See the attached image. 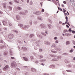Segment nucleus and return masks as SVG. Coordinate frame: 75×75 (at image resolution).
Masks as SVG:
<instances>
[{
	"instance_id": "obj_1",
	"label": "nucleus",
	"mask_w": 75,
	"mask_h": 75,
	"mask_svg": "<svg viewBox=\"0 0 75 75\" xmlns=\"http://www.w3.org/2000/svg\"><path fill=\"white\" fill-rule=\"evenodd\" d=\"M11 66L12 68H14V67H16V66H17V64L16 62H13L12 63H11Z\"/></svg>"
},
{
	"instance_id": "obj_2",
	"label": "nucleus",
	"mask_w": 75,
	"mask_h": 75,
	"mask_svg": "<svg viewBox=\"0 0 75 75\" xmlns=\"http://www.w3.org/2000/svg\"><path fill=\"white\" fill-rule=\"evenodd\" d=\"M8 66L7 65L3 68V70L4 71H7L8 70Z\"/></svg>"
},
{
	"instance_id": "obj_3",
	"label": "nucleus",
	"mask_w": 75,
	"mask_h": 75,
	"mask_svg": "<svg viewBox=\"0 0 75 75\" xmlns=\"http://www.w3.org/2000/svg\"><path fill=\"white\" fill-rule=\"evenodd\" d=\"M9 38L11 39L13 38V34H10L8 36Z\"/></svg>"
},
{
	"instance_id": "obj_4",
	"label": "nucleus",
	"mask_w": 75,
	"mask_h": 75,
	"mask_svg": "<svg viewBox=\"0 0 75 75\" xmlns=\"http://www.w3.org/2000/svg\"><path fill=\"white\" fill-rule=\"evenodd\" d=\"M31 71H32V72H35V71H36V69L34 68H32L31 69Z\"/></svg>"
},
{
	"instance_id": "obj_5",
	"label": "nucleus",
	"mask_w": 75,
	"mask_h": 75,
	"mask_svg": "<svg viewBox=\"0 0 75 75\" xmlns=\"http://www.w3.org/2000/svg\"><path fill=\"white\" fill-rule=\"evenodd\" d=\"M23 59H24V61H28V59H27V58H26V57H23Z\"/></svg>"
},
{
	"instance_id": "obj_6",
	"label": "nucleus",
	"mask_w": 75,
	"mask_h": 75,
	"mask_svg": "<svg viewBox=\"0 0 75 75\" xmlns=\"http://www.w3.org/2000/svg\"><path fill=\"white\" fill-rule=\"evenodd\" d=\"M14 1L15 2V3H19V1H18V0H14Z\"/></svg>"
},
{
	"instance_id": "obj_7",
	"label": "nucleus",
	"mask_w": 75,
	"mask_h": 75,
	"mask_svg": "<svg viewBox=\"0 0 75 75\" xmlns=\"http://www.w3.org/2000/svg\"><path fill=\"white\" fill-rule=\"evenodd\" d=\"M3 23L4 25H6V24H7V22H6L4 21L3 22Z\"/></svg>"
},
{
	"instance_id": "obj_8",
	"label": "nucleus",
	"mask_w": 75,
	"mask_h": 75,
	"mask_svg": "<svg viewBox=\"0 0 75 75\" xmlns=\"http://www.w3.org/2000/svg\"><path fill=\"white\" fill-rule=\"evenodd\" d=\"M8 54V52H4V55H7Z\"/></svg>"
},
{
	"instance_id": "obj_9",
	"label": "nucleus",
	"mask_w": 75,
	"mask_h": 75,
	"mask_svg": "<svg viewBox=\"0 0 75 75\" xmlns=\"http://www.w3.org/2000/svg\"><path fill=\"white\" fill-rule=\"evenodd\" d=\"M17 9H18V10H21L22 9L21 8L19 7H17Z\"/></svg>"
},
{
	"instance_id": "obj_10",
	"label": "nucleus",
	"mask_w": 75,
	"mask_h": 75,
	"mask_svg": "<svg viewBox=\"0 0 75 75\" xmlns=\"http://www.w3.org/2000/svg\"><path fill=\"white\" fill-rule=\"evenodd\" d=\"M70 44V42H69V41H67L66 42L67 45H68V44Z\"/></svg>"
},
{
	"instance_id": "obj_11",
	"label": "nucleus",
	"mask_w": 75,
	"mask_h": 75,
	"mask_svg": "<svg viewBox=\"0 0 75 75\" xmlns=\"http://www.w3.org/2000/svg\"><path fill=\"white\" fill-rule=\"evenodd\" d=\"M58 10H60V11H62V9L61 8H59V7H58Z\"/></svg>"
},
{
	"instance_id": "obj_12",
	"label": "nucleus",
	"mask_w": 75,
	"mask_h": 75,
	"mask_svg": "<svg viewBox=\"0 0 75 75\" xmlns=\"http://www.w3.org/2000/svg\"><path fill=\"white\" fill-rule=\"evenodd\" d=\"M19 26H20V27H23V25L22 24H19Z\"/></svg>"
},
{
	"instance_id": "obj_13",
	"label": "nucleus",
	"mask_w": 75,
	"mask_h": 75,
	"mask_svg": "<svg viewBox=\"0 0 75 75\" xmlns=\"http://www.w3.org/2000/svg\"><path fill=\"white\" fill-rule=\"evenodd\" d=\"M33 35H34L33 34H31L30 35V38H31V37H33Z\"/></svg>"
},
{
	"instance_id": "obj_14",
	"label": "nucleus",
	"mask_w": 75,
	"mask_h": 75,
	"mask_svg": "<svg viewBox=\"0 0 75 75\" xmlns=\"http://www.w3.org/2000/svg\"><path fill=\"white\" fill-rule=\"evenodd\" d=\"M38 57L39 58H43V56H39Z\"/></svg>"
},
{
	"instance_id": "obj_15",
	"label": "nucleus",
	"mask_w": 75,
	"mask_h": 75,
	"mask_svg": "<svg viewBox=\"0 0 75 75\" xmlns=\"http://www.w3.org/2000/svg\"><path fill=\"white\" fill-rule=\"evenodd\" d=\"M65 19L66 20V21H68V17H67V16H66Z\"/></svg>"
},
{
	"instance_id": "obj_16",
	"label": "nucleus",
	"mask_w": 75,
	"mask_h": 75,
	"mask_svg": "<svg viewBox=\"0 0 75 75\" xmlns=\"http://www.w3.org/2000/svg\"><path fill=\"white\" fill-rule=\"evenodd\" d=\"M42 49H39V52H42Z\"/></svg>"
},
{
	"instance_id": "obj_17",
	"label": "nucleus",
	"mask_w": 75,
	"mask_h": 75,
	"mask_svg": "<svg viewBox=\"0 0 75 75\" xmlns=\"http://www.w3.org/2000/svg\"><path fill=\"white\" fill-rule=\"evenodd\" d=\"M30 59L32 60V59H34V57H33V56H31L30 57Z\"/></svg>"
},
{
	"instance_id": "obj_18",
	"label": "nucleus",
	"mask_w": 75,
	"mask_h": 75,
	"mask_svg": "<svg viewBox=\"0 0 75 75\" xmlns=\"http://www.w3.org/2000/svg\"><path fill=\"white\" fill-rule=\"evenodd\" d=\"M67 30H64L63 31V33H66V32H67Z\"/></svg>"
},
{
	"instance_id": "obj_19",
	"label": "nucleus",
	"mask_w": 75,
	"mask_h": 75,
	"mask_svg": "<svg viewBox=\"0 0 75 75\" xmlns=\"http://www.w3.org/2000/svg\"><path fill=\"white\" fill-rule=\"evenodd\" d=\"M72 33H73V34H75V31L74 30H73L72 31Z\"/></svg>"
},
{
	"instance_id": "obj_20",
	"label": "nucleus",
	"mask_w": 75,
	"mask_h": 75,
	"mask_svg": "<svg viewBox=\"0 0 75 75\" xmlns=\"http://www.w3.org/2000/svg\"><path fill=\"white\" fill-rule=\"evenodd\" d=\"M4 8H6V5H4Z\"/></svg>"
},
{
	"instance_id": "obj_21",
	"label": "nucleus",
	"mask_w": 75,
	"mask_h": 75,
	"mask_svg": "<svg viewBox=\"0 0 75 75\" xmlns=\"http://www.w3.org/2000/svg\"><path fill=\"white\" fill-rule=\"evenodd\" d=\"M62 7H65V6H64V4H62Z\"/></svg>"
},
{
	"instance_id": "obj_22",
	"label": "nucleus",
	"mask_w": 75,
	"mask_h": 75,
	"mask_svg": "<svg viewBox=\"0 0 75 75\" xmlns=\"http://www.w3.org/2000/svg\"><path fill=\"white\" fill-rule=\"evenodd\" d=\"M73 44H74V45H75V42L73 41Z\"/></svg>"
},
{
	"instance_id": "obj_23",
	"label": "nucleus",
	"mask_w": 75,
	"mask_h": 75,
	"mask_svg": "<svg viewBox=\"0 0 75 75\" xmlns=\"http://www.w3.org/2000/svg\"><path fill=\"white\" fill-rule=\"evenodd\" d=\"M64 14L65 15V16H67V15H66V13H65V12H64Z\"/></svg>"
},
{
	"instance_id": "obj_24",
	"label": "nucleus",
	"mask_w": 75,
	"mask_h": 75,
	"mask_svg": "<svg viewBox=\"0 0 75 75\" xmlns=\"http://www.w3.org/2000/svg\"><path fill=\"white\" fill-rule=\"evenodd\" d=\"M63 3H64V4H66V3H67V2L65 1H64Z\"/></svg>"
},
{
	"instance_id": "obj_25",
	"label": "nucleus",
	"mask_w": 75,
	"mask_h": 75,
	"mask_svg": "<svg viewBox=\"0 0 75 75\" xmlns=\"http://www.w3.org/2000/svg\"><path fill=\"white\" fill-rule=\"evenodd\" d=\"M69 31H72V30H71V28H69Z\"/></svg>"
},
{
	"instance_id": "obj_26",
	"label": "nucleus",
	"mask_w": 75,
	"mask_h": 75,
	"mask_svg": "<svg viewBox=\"0 0 75 75\" xmlns=\"http://www.w3.org/2000/svg\"><path fill=\"white\" fill-rule=\"evenodd\" d=\"M57 44V43H58V40H56L55 42Z\"/></svg>"
},
{
	"instance_id": "obj_27",
	"label": "nucleus",
	"mask_w": 75,
	"mask_h": 75,
	"mask_svg": "<svg viewBox=\"0 0 75 75\" xmlns=\"http://www.w3.org/2000/svg\"><path fill=\"white\" fill-rule=\"evenodd\" d=\"M67 24L69 25V26H70V24H69V22H68L67 23Z\"/></svg>"
},
{
	"instance_id": "obj_28",
	"label": "nucleus",
	"mask_w": 75,
	"mask_h": 75,
	"mask_svg": "<svg viewBox=\"0 0 75 75\" xmlns=\"http://www.w3.org/2000/svg\"><path fill=\"white\" fill-rule=\"evenodd\" d=\"M11 59H15V58H14V57H11Z\"/></svg>"
},
{
	"instance_id": "obj_29",
	"label": "nucleus",
	"mask_w": 75,
	"mask_h": 75,
	"mask_svg": "<svg viewBox=\"0 0 75 75\" xmlns=\"http://www.w3.org/2000/svg\"><path fill=\"white\" fill-rule=\"evenodd\" d=\"M9 4H10L11 5H12V3H11V2H10L9 3Z\"/></svg>"
},
{
	"instance_id": "obj_30",
	"label": "nucleus",
	"mask_w": 75,
	"mask_h": 75,
	"mask_svg": "<svg viewBox=\"0 0 75 75\" xmlns=\"http://www.w3.org/2000/svg\"><path fill=\"white\" fill-rule=\"evenodd\" d=\"M3 13L1 11H0V14H3Z\"/></svg>"
},
{
	"instance_id": "obj_31",
	"label": "nucleus",
	"mask_w": 75,
	"mask_h": 75,
	"mask_svg": "<svg viewBox=\"0 0 75 75\" xmlns=\"http://www.w3.org/2000/svg\"><path fill=\"white\" fill-rule=\"evenodd\" d=\"M39 20H42V18H39Z\"/></svg>"
},
{
	"instance_id": "obj_32",
	"label": "nucleus",
	"mask_w": 75,
	"mask_h": 75,
	"mask_svg": "<svg viewBox=\"0 0 75 75\" xmlns=\"http://www.w3.org/2000/svg\"><path fill=\"white\" fill-rule=\"evenodd\" d=\"M66 11V10H65L64 9H63V12H65Z\"/></svg>"
},
{
	"instance_id": "obj_33",
	"label": "nucleus",
	"mask_w": 75,
	"mask_h": 75,
	"mask_svg": "<svg viewBox=\"0 0 75 75\" xmlns=\"http://www.w3.org/2000/svg\"><path fill=\"white\" fill-rule=\"evenodd\" d=\"M70 52H73V51H72V50H71L70 51Z\"/></svg>"
},
{
	"instance_id": "obj_34",
	"label": "nucleus",
	"mask_w": 75,
	"mask_h": 75,
	"mask_svg": "<svg viewBox=\"0 0 75 75\" xmlns=\"http://www.w3.org/2000/svg\"><path fill=\"white\" fill-rule=\"evenodd\" d=\"M9 9L10 10H11V9H12V8L11 7H9Z\"/></svg>"
},
{
	"instance_id": "obj_35",
	"label": "nucleus",
	"mask_w": 75,
	"mask_h": 75,
	"mask_svg": "<svg viewBox=\"0 0 75 75\" xmlns=\"http://www.w3.org/2000/svg\"><path fill=\"white\" fill-rule=\"evenodd\" d=\"M66 27L67 28H69V26L68 25H66Z\"/></svg>"
},
{
	"instance_id": "obj_36",
	"label": "nucleus",
	"mask_w": 75,
	"mask_h": 75,
	"mask_svg": "<svg viewBox=\"0 0 75 75\" xmlns=\"http://www.w3.org/2000/svg\"><path fill=\"white\" fill-rule=\"evenodd\" d=\"M4 30H7V28H4Z\"/></svg>"
},
{
	"instance_id": "obj_37",
	"label": "nucleus",
	"mask_w": 75,
	"mask_h": 75,
	"mask_svg": "<svg viewBox=\"0 0 75 75\" xmlns=\"http://www.w3.org/2000/svg\"><path fill=\"white\" fill-rule=\"evenodd\" d=\"M54 39V40H57V37H55Z\"/></svg>"
},
{
	"instance_id": "obj_38",
	"label": "nucleus",
	"mask_w": 75,
	"mask_h": 75,
	"mask_svg": "<svg viewBox=\"0 0 75 75\" xmlns=\"http://www.w3.org/2000/svg\"><path fill=\"white\" fill-rule=\"evenodd\" d=\"M44 9H42V12H44Z\"/></svg>"
},
{
	"instance_id": "obj_39",
	"label": "nucleus",
	"mask_w": 75,
	"mask_h": 75,
	"mask_svg": "<svg viewBox=\"0 0 75 75\" xmlns=\"http://www.w3.org/2000/svg\"><path fill=\"white\" fill-rule=\"evenodd\" d=\"M27 3H29V0H27Z\"/></svg>"
},
{
	"instance_id": "obj_40",
	"label": "nucleus",
	"mask_w": 75,
	"mask_h": 75,
	"mask_svg": "<svg viewBox=\"0 0 75 75\" xmlns=\"http://www.w3.org/2000/svg\"><path fill=\"white\" fill-rule=\"evenodd\" d=\"M67 22H68V21H66L65 22V24H67Z\"/></svg>"
},
{
	"instance_id": "obj_41",
	"label": "nucleus",
	"mask_w": 75,
	"mask_h": 75,
	"mask_svg": "<svg viewBox=\"0 0 75 75\" xmlns=\"http://www.w3.org/2000/svg\"><path fill=\"white\" fill-rule=\"evenodd\" d=\"M50 26H51V25H48V27H50Z\"/></svg>"
},
{
	"instance_id": "obj_42",
	"label": "nucleus",
	"mask_w": 75,
	"mask_h": 75,
	"mask_svg": "<svg viewBox=\"0 0 75 75\" xmlns=\"http://www.w3.org/2000/svg\"><path fill=\"white\" fill-rule=\"evenodd\" d=\"M20 14H23V13L21 12H20Z\"/></svg>"
},
{
	"instance_id": "obj_43",
	"label": "nucleus",
	"mask_w": 75,
	"mask_h": 75,
	"mask_svg": "<svg viewBox=\"0 0 75 75\" xmlns=\"http://www.w3.org/2000/svg\"><path fill=\"white\" fill-rule=\"evenodd\" d=\"M67 13L68 14V15H69V13L68 11H67Z\"/></svg>"
},
{
	"instance_id": "obj_44",
	"label": "nucleus",
	"mask_w": 75,
	"mask_h": 75,
	"mask_svg": "<svg viewBox=\"0 0 75 75\" xmlns=\"http://www.w3.org/2000/svg\"><path fill=\"white\" fill-rule=\"evenodd\" d=\"M41 27L42 28L43 27V26H42V25H41Z\"/></svg>"
},
{
	"instance_id": "obj_45",
	"label": "nucleus",
	"mask_w": 75,
	"mask_h": 75,
	"mask_svg": "<svg viewBox=\"0 0 75 75\" xmlns=\"http://www.w3.org/2000/svg\"><path fill=\"white\" fill-rule=\"evenodd\" d=\"M44 75H48V74H44Z\"/></svg>"
},
{
	"instance_id": "obj_46",
	"label": "nucleus",
	"mask_w": 75,
	"mask_h": 75,
	"mask_svg": "<svg viewBox=\"0 0 75 75\" xmlns=\"http://www.w3.org/2000/svg\"><path fill=\"white\" fill-rule=\"evenodd\" d=\"M42 65H44V64H43V63H42Z\"/></svg>"
},
{
	"instance_id": "obj_47",
	"label": "nucleus",
	"mask_w": 75,
	"mask_h": 75,
	"mask_svg": "<svg viewBox=\"0 0 75 75\" xmlns=\"http://www.w3.org/2000/svg\"><path fill=\"white\" fill-rule=\"evenodd\" d=\"M35 63L37 64V63H38V61H36L35 62Z\"/></svg>"
},
{
	"instance_id": "obj_48",
	"label": "nucleus",
	"mask_w": 75,
	"mask_h": 75,
	"mask_svg": "<svg viewBox=\"0 0 75 75\" xmlns=\"http://www.w3.org/2000/svg\"><path fill=\"white\" fill-rule=\"evenodd\" d=\"M36 13H39V14L40 13V12H36Z\"/></svg>"
},
{
	"instance_id": "obj_49",
	"label": "nucleus",
	"mask_w": 75,
	"mask_h": 75,
	"mask_svg": "<svg viewBox=\"0 0 75 75\" xmlns=\"http://www.w3.org/2000/svg\"><path fill=\"white\" fill-rule=\"evenodd\" d=\"M66 16H68V14L67 13H66Z\"/></svg>"
},
{
	"instance_id": "obj_50",
	"label": "nucleus",
	"mask_w": 75,
	"mask_h": 75,
	"mask_svg": "<svg viewBox=\"0 0 75 75\" xmlns=\"http://www.w3.org/2000/svg\"><path fill=\"white\" fill-rule=\"evenodd\" d=\"M73 59H74V60H75V57H74V58H73Z\"/></svg>"
},
{
	"instance_id": "obj_51",
	"label": "nucleus",
	"mask_w": 75,
	"mask_h": 75,
	"mask_svg": "<svg viewBox=\"0 0 75 75\" xmlns=\"http://www.w3.org/2000/svg\"><path fill=\"white\" fill-rule=\"evenodd\" d=\"M65 23H62V25H65Z\"/></svg>"
},
{
	"instance_id": "obj_52",
	"label": "nucleus",
	"mask_w": 75,
	"mask_h": 75,
	"mask_svg": "<svg viewBox=\"0 0 75 75\" xmlns=\"http://www.w3.org/2000/svg\"><path fill=\"white\" fill-rule=\"evenodd\" d=\"M59 11H57V13H58Z\"/></svg>"
},
{
	"instance_id": "obj_53",
	"label": "nucleus",
	"mask_w": 75,
	"mask_h": 75,
	"mask_svg": "<svg viewBox=\"0 0 75 75\" xmlns=\"http://www.w3.org/2000/svg\"><path fill=\"white\" fill-rule=\"evenodd\" d=\"M43 35H45V34H43Z\"/></svg>"
},
{
	"instance_id": "obj_54",
	"label": "nucleus",
	"mask_w": 75,
	"mask_h": 75,
	"mask_svg": "<svg viewBox=\"0 0 75 75\" xmlns=\"http://www.w3.org/2000/svg\"><path fill=\"white\" fill-rule=\"evenodd\" d=\"M73 48H75V46H74V47H73Z\"/></svg>"
},
{
	"instance_id": "obj_55",
	"label": "nucleus",
	"mask_w": 75,
	"mask_h": 75,
	"mask_svg": "<svg viewBox=\"0 0 75 75\" xmlns=\"http://www.w3.org/2000/svg\"><path fill=\"white\" fill-rule=\"evenodd\" d=\"M45 33H46L47 34H48L47 33V32H45Z\"/></svg>"
},
{
	"instance_id": "obj_56",
	"label": "nucleus",
	"mask_w": 75,
	"mask_h": 75,
	"mask_svg": "<svg viewBox=\"0 0 75 75\" xmlns=\"http://www.w3.org/2000/svg\"><path fill=\"white\" fill-rule=\"evenodd\" d=\"M9 25H10V26H11V24H9Z\"/></svg>"
},
{
	"instance_id": "obj_57",
	"label": "nucleus",
	"mask_w": 75,
	"mask_h": 75,
	"mask_svg": "<svg viewBox=\"0 0 75 75\" xmlns=\"http://www.w3.org/2000/svg\"><path fill=\"white\" fill-rule=\"evenodd\" d=\"M74 38H75V35L74 36Z\"/></svg>"
},
{
	"instance_id": "obj_58",
	"label": "nucleus",
	"mask_w": 75,
	"mask_h": 75,
	"mask_svg": "<svg viewBox=\"0 0 75 75\" xmlns=\"http://www.w3.org/2000/svg\"><path fill=\"white\" fill-rule=\"evenodd\" d=\"M22 1H23V0H21Z\"/></svg>"
},
{
	"instance_id": "obj_59",
	"label": "nucleus",
	"mask_w": 75,
	"mask_h": 75,
	"mask_svg": "<svg viewBox=\"0 0 75 75\" xmlns=\"http://www.w3.org/2000/svg\"><path fill=\"white\" fill-rule=\"evenodd\" d=\"M1 41H2V42H3L2 41V40H1Z\"/></svg>"
},
{
	"instance_id": "obj_60",
	"label": "nucleus",
	"mask_w": 75,
	"mask_h": 75,
	"mask_svg": "<svg viewBox=\"0 0 75 75\" xmlns=\"http://www.w3.org/2000/svg\"><path fill=\"white\" fill-rule=\"evenodd\" d=\"M56 1H58V0H56Z\"/></svg>"
},
{
	"instance_id": "obj_61",
	"label": "nucleus",
	"mask_w": 75,
	"mask_h": 75,
	"mask_svg": "<svg viewBox=\"0 0 75 75\" xmlns=\"http://www.w3.org/2000/svg\"><path fill=\"white\" fill-rule=\"evenodd\" d=\"M18 33V32L17 31L16 32V33Z\"/></svg>"
},
{
	"instance_id": "obj_62",
	"label": "nucleus",
	"mask_w": 75,
	"mask_h": 75,
	"mask_svg": "<svg viewBox=\"0 0 75 75\" xmlns=\"http://www.w3.org/2000/svg\"><path fill=\"white\" fill-rule=\"evenodd\" d=\"M47 44V45H49V44L48 43Z\"/></svg>"
},
{
	"instance_id": "obj_63",
	"label": "nucleus",
	"mask_w": 75,
	"mask_h": 75,
	"mask_svg": "<svg viewBox=\"0 0 75 75\" xmlns=\"http://www.w3.org/2000/svg\"><path fill=\"white\" fill-rule=\"evenodd\" d=\"M11 55H12V54H11V53H10Z\"/></svg>"
},
{
	"instance_id": "obj_64",
	"label": "nucleus",
	"mask_w": 75,
	"mask_h": 75,
	"mask_svg": "<svg viewBox=\"0 0 75 75\" xmlns=\"http://www.w3.org/2000/svg\"><path fill=\"white\" fill-rule=\"evenodd\" d=\"M0 31H1V29H0Z\"/></svg>"
}]
</instances>
